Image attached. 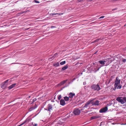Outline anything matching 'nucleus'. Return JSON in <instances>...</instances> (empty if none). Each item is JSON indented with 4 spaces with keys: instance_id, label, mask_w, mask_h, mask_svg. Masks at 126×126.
Returning <instances> with one entry per match:
<instances>
[{
    "instance_id": "obj_27",
    "label": "nucleus",
    "mask_w": 126,
    "mask_h": 126,
    "mask_svg": "<svg viewBox=\"0 0 126 126\" xmlns=\"http://www.w3.org/2000/svg\"><path fill=\"white\" fill-rule=\"evenodd\" d=\"M123 99H124V102H125V103L126 102V97H123Z\"/></svg>"
},
{
    "instance_id": "obj_35",
    "label": "nucleus",
    "mask_w": 126,
    "mask_h": 126,
    "mask_svg": "<svg viewBox=\"0 0 126 126\" xmlns=\"http://www.w3.org/2000/svg\"><path fill=\"white\" fill-rule=\"evenodd\" d=\"M55 27L54 26H52L51 27V28H54Z\"/></svg>"
},
{
    "instance_id": "obj_28",
    "label": "nucleus",
    "mask_w": 126,
    "mask_h": 126,
    "mask_svg": "<svg viewBox=\"0 0 126 126\" xmlns=\"http://www.w3.org/2000/svg\"><path fill=\"white\" fill-rule=\"evenodd\" d=\"M34 1L36 3H40L39 1L36 0H34Z\"/></svg>"
},
{
    "instance_id": "obj_39",
    "label": "nucleus",
    "mask_w": 126,
    "mask_h": 126,
    "mask_svg": "<svg viewBox=\"0 0 126 126\" xmlns=\"http://www.w3.org/2000/svg\"><path fill=\"white\" fill-rule=\"evenodd\" d=\"M29 98H30L31 97V96H29Z\"/></svg>"
},
{
    "instance_id": "obj_24",
    "label": "nucleus",
    "mask_w": 126,
    "mask_h": 126,
    "mask_svg": "<svg viewBox=\"0 0 126 126\" xmlns=\"http://www.w3.org/2000/svg\"><path fill=\"white\" fill-rule=\"evenodd\" d=\"M55 58V56H53L49 58V59L50 60V59H52V60H53Z\"/></svg>"
},
{
    "instance_id": "obj_8",
    "label": "nucleus",
    "mask_w": 126,
    "mask_h": 126,
    "mask_svg": "<svg viewBox=\"0 0 126 126\" xmlns=\"http://www.w3.org/2000/svg\"><path fill=\"white\" fill-rule=\"evenodd\" d=\"M121 98L122 97H118L116 99V100L117 101L121 103V104H124L125 103V102H124L123 98L122 99H121Z\"/></svg>"
},
{
    "instance_id": "obj_19",
    "label": "nucleus",
    "mask_w": 126,
    "mask_h": 126,
    "mask_svg": "<svg viewBox=\"0 0 126 126\" xmlns=\"http://www.w3.org/2000/svg\"><path fill=\"white\" fill-rule=\"evenodd\" d=\"M53 65L54 66H58L59 65V63L58 62L55 63L53 64Z\"/></svg>"
},
{
    "instance_id": "obj_25",
    "label": "nucleus",
    "mask_w": 126,
    "mask_h": 126,
    "mask_svg": "<svg viewBox=\"0 0 126 126\" xmlns=\"http://www.w3.org/2000/svg\"><path fill=\"white\" fill-rule=\"evenodd\" d=\"M52 14L53 16V15H63V13H61V14L54 13V14Z\"/></svg>"
},
{
    "instance_id": "obj_17",
    "label": "nucleus",
    "mask_w": 126,
    "mask_h": 126,
    "mask_svg": "<svg viewBox=\"0 0 126 126\" xmlns=\"http://www.w3.org/2000/svg\"><path fill=\"white\" fill-rule=\"evenodd\" d=\"M68 68V66L66 65L64 66V67H63L62 69V71H64L66 70L67 68Z\"/></svg>"
},
{
    "instance_id": "obj_29",
    "label": "nucleus",
    "mask_w": 126,
    "mask_h": 126,
    "mask_svg": "<svg viewBox=\"0 0 126 126\" xmlns=\"http://www.w3.org/2000/svg\"><path fill=\"white\" fill-rule=\"evenodd\" d=\"M126 59H123V60H122V61L123 62H126Z\"/></svg>"
},
{
    "instance_id": "obj_26",
    "label": "nucleus",
    "mask_w": 126,
    "mask_h": 126,
    "mask_svg": "<svg viewBox=\"0 0 126 126\" xmlns=\"http://www.w3.org/2000/svg\"><path fill=\"white\" fill-rule=\"evenodd\" d=\"M99 40V39H97L95 40L93 42H92V43H94V42H97Z\"/></svg>"
},
{
    "instance_id": "obj_38",
    "label": "nucleus",
    "mask_w": 126,
    "mask_h": 126,
    "mask_svg": "<svg viewBox=\"0 0 126 126\" xmlns=\"http://www.w3.org/2000/svg\"><path fill=\"white\" fill-rule=\"evenodd\" d=\"M121 125H126V124H121Z\"/></svg>"
},
{
    "instance_id": "obj_12",
    "label": "nucleus",
    "mask_w": 126,
    "mask_h": 126,
    "mask_svg": "<svg viewBox=\"0 0 126 126\" xmlns=\"http://www.w3.org/2000/svg\"><path fill=\"white\" fill-rule=\"evenodd\" d=\"M67 81V80L66 79L65 80H63L59 84V86H61L63 85Z\"/></svg>"
},
{
    "instance_id": "obj_34",
    "label": "nucleus",
    "mask_w": 126,
    "mask_h": 126,
    "mask_svg": "<svg viewBox=\"0 0 126 126\" xmlns=\"http://www.w3.org/2000/svg\"><path fill=\"white\" fill-rule=\"evenodd\" d=\"M33 126H37V124H35L34 125H33Z\"/></svg>"
},
{
    "instance_id": "obj_32",
    "label": "nucleus",
    "mask_w": 126,
    "mask_h": 126,
    "mask_svg": "<svg viewBox=\"0 0 126 126\" xmlns=\"http://www.w3.org/2000/svg\"><path fill=\"white\" fill-rule=\"evenodd\" d=\"M117 8H116L114 9H112V11H114V10H117Z\"/></svg>"
},
{
    "instance_id": "obj_10",
    "label": "nucleus",
    "mask_w": 126,
    "mask_h": 126,
    "mask_svg": "<svg viewBox=\"0 0 126 126\" xmlns=\"http://www.w3.org/2000/svg\"><path fill=\"white\" fill-rule=\"evenodd\" d=\"M52 110L53 107L52 105L50 104H49L48 105V110L49 112H50Z\"/></svg>"
},
{
    "instance_id": "obj_23",
    "label": "nucleus",
    "mask_w": 126,
    "mask_h": 126,
    "mask_svg": "<svg viewBox=\"0 0 126 126\" xmlns=\"http://www.w3.org/2000/svg\"><path fill=\"white\" fill-rule=\"evenodd\" d=\"M62 98L61 95V94L59 95L58 97V99L60 100Z\"/></svg>"
},
{
    "instance_id": "obj_15",
    "label": "nucleus",
    "mask_w": 126,
    "mask_h": 126,
    "mask_svg": "<svg viewBox=\"0 0 126 126\" xmlns=\"http://www.w3.org/2000/svg\"><path fill=\"white\" fill-rule=\"evenodd\" d=\"M64 99L66 102H68L69 100V97L67 96L64 97H63Z\"/></svg>"
},
{
    "instance_id": "obj_30",
    "label": "nucleus",
    "mask_w": 126,
    "mask_h": 126,
    "mask_svg": "<svg viewBox=\"0 0 126 126\" xmlns=\"http://www.w3.org/2000/svg\"><path fill=\"white\" fill-rule=\"evenodd\" d=\"M85 109V108H83V107H82V108H81L80 109V111H82V110H84Z\"/></svg>"
},
{
    "instance_id": "obj_3",
    "label": "nucleus",
    "mask_w": 126,
    "mask_h": 126,
    "mask_svg": "<svg viewBox=\"0 0 126 126\" xmlns=\"http://www.w3.org/2000/svg\"><path fill=\"white\" fill-rule=\"evenodd\" d=\"M93 100H89L87 102L85 103V105L83 107L84 108H85L87 109H89L90 107V105L91 102Z\"/></svg>"
},
{
    "instance_id": "obj_11",
    "label": "nucleus",
    "mask_w": 126,
    "mask_h": 126,
    "mask_svg": "<svg viewBox=\"0 0 126 126\" xmlns=\"http://www.w3.org/2000/svg\"><path fill=\"white\" fill-rule=\"evenodd\" d=\"M60 103L61 105L64 106L66 104L65 100L63 99H61L60 101Z\"/></svg>"
},
{
    "instance_id": "obj_7",
    "label": "nucleus",
    "mask_w": 126,
    "mask_h": 126,
    "mask_svg": "<svg viewBox=\"0 0 126 126\" xmlns=\"http://www.w3.org/2000/svg\"><path fill=\"white\" fill-rule=\"evenodd\" d=\"M108 107L107 106L105 107L104 108L101 109L99 110L100 113L104 112L107 111L108 110Z\"/></svg>"
},
{
    "instance_id": "obj_37",
    "label": "nucleus",
    "mask_w": 126,
    "mask_h": 126,
    "mask_svg": "<svg viewBox=\"0 0 126 126\" xmlns=\"http://www.w3.org/2000/svg\"><path fill=\"white\" fill-rule=\"evenodd\" d=\"M36 108V107L35 108H31V109H32V110H33V109H35Z\"/></svg>"
},
{
    "instance_id": "obj_36",
    "label": "nucleus",
    "mask_w": 126,
    "mask_h": 126,
    "mask_svg": "<svg viewBox=\"0 0 126 126\" xmlns=\"http://www.w3.org/2000/svg\"><path fill=\"white\" fill-rule=\"evenodd\" d=\"M45 110H48V108L47 109V108H45Z\"/></svg>"
},
{
    "instance_id": "obj_22",
    "label": "nucleus",
    "mask_w": 126,
    "mask_h": 126,
    "mask_svg": "<svg viewBox=\"0 0 126 126\" xmlns=\"http://www.w3.org/2000/svg\"><path fill=\"white\" fill-rule=\"evenodd\" d=\"M26 122V120H25L24 122L23 123L21 124L20 125H18L17 126H21L23 125H24Z\"/></svg>"
},
{
    "instance_id": "obj_18",
    "label": "nucleus",
    "mask_w": 126,
    "mask_h": 126,
    "mask_svg": "<svg viewBox=\"0 0 126 126\" xmlns=\"http://www.w3.org/2000/svg\"><path fill=\"white\" fill-rule=\"evenodd\" d=\"M31 100L30 101V104H32L34 102L36 101L37 100V99L36 98H35L34 99L32 100V102H31Z\"/></svg>"
},
{
    "instance_id": "obj_13",
    "label": "nucleus",
    "mask_w": 126,
    "mask_h": 126,
    "mask_svg": "<svg viewBox=\"0 0 126 126\" xmlns=\"http://www.w3.org/2000/svg\"><path fill=\"white\" fill-rule=\"evenodd\" d=\"M16 84V83H14L12 84L10 86L8 87L9 89H11L14 87Z\"/></svg>"
},
{
    "instance_id": "obj_4",
    "label": "nucleus",
    "mask_w": 126,
    "mask_h": 126,
    "mask_svg": "<svg viewBox=\"0 0 126 126\" xmlns=\"http://www.w3.org/2000/svg\"><path fill=\"white\" fill-rule=\"evenodd\" d=\"M8 79L7 80L1 84V87L3 89H5L7 86L8 85Z\"/></svg>"
},
{
    "instance_id": "obj_20",
    "label": "nucleus",
    "mask_w": 126,
    "mask_h": 126,
    "mask_svg": "<svg viewBox=\"0 0 126 126\" xmlns=\"http://www.w3.org/2000/svg\"><path fill=\"white\" fill-rule=\"evenodd\" d=\"M98 117L97 116H94L91 117V119L92 120L94 119H97L98 118Z\"/></svg>"
},
{
    "instance_id": "obj_2",
    "label": "nucleus",
    "mask_w": 126,
    "mask_h": 126,
    "mask_svg": "<svg viewBox=\"0 0 126 126\" xmlns=\"http://www.w3.org/2000/svg\"><path fill=\"white\" fill-rule=\"evenodd\" d=\"M91 88L94 91H99L100 89V88L98 84H93L92 85Z\"/></svg>"
},
{
    "instance_id": "obj_31",
    "label": "nucleus",
    "mask_w": 126,
    "mask_h": 126,
    "mask_svg": "<svg viewBox=\"0 0 126 126\" xmlns=\"http://www.w3.org/2000/svg\"><path fill=\"white\" fill-rule=\"evenodd\" d=\"M104 16H101L99 18V19L102 18H104Z\"/></svg>"
},
{
    "instance_id": "obj_5",
    "label": "nucleus",
    "mask_w": 126,
    "mask_h": 126,
    "mask_svg": "<svg viewBox=\"0 0 126 126\" xmlns=\"http://www.w3.org/2000/svg\"><path fill=\"white\" fill-rule=\"evenodd\" d=\"M73 113L75 115H79L80 113V110L79 109H75L73 111Z\"/></svg>"
},
{
    "instance_id": "obj_33",
    "label": "nucleus",
    "mask_w": 126,
    "mask_h": 126,
    "mask_svg": "<svg viewBox=\"0 0 126 126\" xmlns=\"http://www.w3.org/2000/svg\"><path fill=\"white\" fill-rule=\"evenodd\" d=\"M57 54H58L57 53H56L54 54V56H55V57H56V56L57 55Z\"/></svg>"
},
{
    "instance_id": "obj_1",
    "label": "nucleus",
    "mask_w": 126,
    "mask_h": 126,
    "mask_svg": "<svg viewBox=\"0 0 126 126\" xmlns=\"http://www.w3.org/2000/svg\"><path fill=\"white\" fill-rule=\"evenodd\" d=\"M120 80L118 77L116 78L114 85V88L113 89L114 91H115L116 89H120L122 87V85L120 84Z\"/></svg>"
},
{
    "instance_id": "obj_16",
    "label": "nucleus",
    "mask_w": 126,
    "mask_h": 126,
    "mask_svg": "<svg viewBox=\"0 0 126 126\" xmlns=\"http://www.w3.org/2000/svg\"><path fill=\"white\" fill-rule=\"evenodd\" d=\"M98 62L102 65V66H105V63H104L103 61H99Z\"/></svg>"
},
{
    "instance_id": "obj_9",
    "label": "nucleus",
    "mask_w": 126,
    "mask_h": 126,
    "mask_svg": "<svg viewBox=\"0 0 126 126\" xmlns=\"http://www.w3.org/2000/svg\"><path fill=\"white\" fill-rule=\"evenodd\" d=\"M99 101L98 100H96L95 101H92L91 102V103L93 105L97 106L99 105Z\"/></svg>"
},
{
    "instance_id": "obj_40",
    "label": "nucleus",
    "mask_w": 126,
    "mask_h": 126,
    "mask_svg": "<svg viewBox=\"0 0 126 126\" xmlns=\"http://www.w3.org/2000/svg\"><path fill=\"white\" fill-rule=\"evenodd\" d=\"M125 49H126V47L125 48Z\"/></svg>"
},
{
    "instance_id": "obj_14",
    "label": "nucleus",
    "mask_w": 126,
    "mask_h": 126,
    "mask_svg": "<svg viewBox=\"0 0 126 126\" xmlns=\"http://www.w3.org/2000/svg\"><path fill=\"white\" fill-rule=\"evenodd\" d=\"M75 95L74 93H70L69 94V98H72Z\"/></svg>"
},
{
    "instance_id": "obj_21",
    "label": "nucleus",
    "mask_w": 126,
    "mask_h": 126,
    "mask_svg": "<svg viewBox=\"0 0 126 126\" xmlns=\"http://www.w3.org/2000/svg\"><path fill=\"white\" fill-rule=\"evenodd\" d=\"M66 62L65 61H63L60 63V64L61 65H63L65 64Z\"/></svg>"
},
{
    "instance_id": "obj_6",
    "label": "nucleus",
    "mask_w": 126,
    "mask_h": 126,
    "mask_svg": "<svg viewBox=\"0 0 126 126\" xmlns=\"http://www.w3.org/2000/svg\"><path fill=\"white\" fill-rule=\"evenodd\" d=\"M109 59L108 58L103 60V61L104 63H105V66L109 65L111 63V62L110 61Z\"/></svg>"
}]
</instances>
